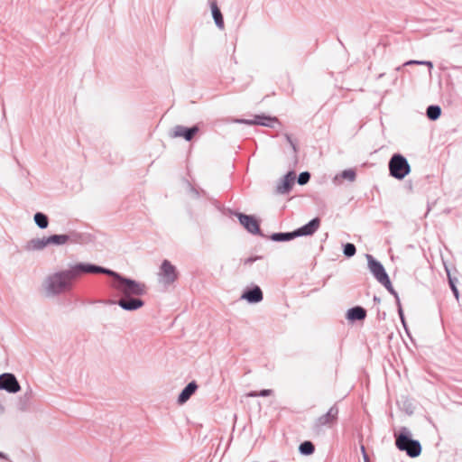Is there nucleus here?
<instances>
[{"label": "nucleus", "instance_id": "nucleus-1", "mask_svg": "<svg viewBox=\"0 0 462 462\" xmlns=\"http://www.w3.org/2000/svg\"><path fill=\"white\" fill-rule=\"evenodd\" d=\"M107 273H101L110 276L113 279L111 286L121 295L118 300H110L109 304H117L124 310L134 311L144 305V301L138 296H143L146 292V286L144 283L139 282L135 280L125 277L120 273L104 267Z\"/></svg>", "mask_w": 462, "mask_h": 462}, {"label": "nucleus", "instance_id": "nucleus-2", "mask_svg": "<svg viewBox=\"0 0 462 462\" xmlns=\"http://www.w3.org/2000/svg\"><path fill=\"white\" fill-rule=\"evenodd\" d=\"M107 273L103 266L90 263H79L69 269L54 273L49 275L44 282L43 288L49 296L61 294L72 289L73 282L79 276L86 273L97 274Z\"/></svg>", "mask_w": 462, "mask_h": 462}, {"label": "nucleus", "instance_id": "nucleus-3", "mask_svg": "<svg viewBox=\"0 0 462 462\" xmlns=\"http://www.w3.org/2000/svg\"><path fill=\"white\" fill-rule=\"evenodd\" d=\"M395 446L400 451H403L411 458L417 457L421 453V445L419 440L412 439V434L407 427H401L393 433Z\"/></svg>", "mask_w": 462, "mask_h": 462}, {"label": "nucleus", "instance_id": "nucleus-4", "mask_svg": "<svg viewBox=\"0 0 462 462\" xmlns=\"http://www.w3.org/2000/svg\"><path fill=\"white\" fill-rule=\"evenodd\" d=\"M388 168L390 175L399 180H403L411 172V166L407 159L401 153L392 155Z\"/></svg>", "mask_w": 462, "mask_h": 462}, {"label": "nucleus", "instance_id": "nucleus-5", "mask_svg": "<svg viewBox=\"0 0 462 462\" xmlns=\"http://www.w3.org/2000/svg\"><path fill=\"white\" fill-rule=\"evenodd\" d=\"M338 407L337 404H334L329 408L327 413L319 416L316 419L314 424H313V430L317 433H319L322 431L323 427H332L337 422L338 420Z\"/></svg>", "mask_w": 462, "mask_h": 462}, {"label": "nucleus", "instance_id": "nucleus-6", "mask_svg": "<svg viewBox=\"0 0 462 462\" xmlns=\"http://www.w3.org/2000/svg\"><path fill=\"white\" fill-rule=\"evenodd\" d=\"M178 279L176 267L169 261L163 260L159 273V280L164 285H171Z\"/></svg>", "mask_w": 462, "mask_h": 462}, {"label": "nucleus", "instance_id": "nucleus-7", "mask_svg": "<svg viewBox=\"0 0 462 462\" xmlns=\"http://www.w3.org/2000/svg\"><path fill=\"white\" fill-rule=\"evenodd\" d=\"M235 215L237 217L240 224L249 233H251L253 235H258V236H263V237H266L261 232L259 222H258V220L254 216L246 215V214L239 213V212L236 213Z\"/></svg>", "mask_w": 462, "mask_h": 462}, {"label": "nucleus", "instance_id": "nucleus-8", "mask_svg": "<svg viewBox=\"0 0 462 462\" xmlns=\"http://www.w3.org/2000/svg\"><path fill=\"white\" fill-rule=\"evenodd\" d=\"M81 235L72 232L70 234H60V235H51L46 237L47 246L49 245H62L67 243L77 244L81 240Z\"/></svg>", "mask_w": 462, "mask_h": 462}, {"label": "nucleus", "instance_id": "nucleus-9", "mask_svg": "<svg viewBox=\"0 0 462 462\" xmlns=\"http://www.w3.org/2000/svg\"><path fill=\"white\" fill-rule=\"evenodd\" d=\"M0 390L9 393H16L21 390L20 383L14 374L4 373L0 374Z\"/></svg>", "mask_w": 462, "mask_h": 462}, {"label": "nucleus", "instance_id": "nucleus-10", "mask_svg": "<svg viewBox=\"0 0 462 462\" xmlns=\"http://www.w3.org/2000/svg\"><path fill=\"white\" fill-rule=\"evenodd\" d=\"M366 259L370 272L379 282L389 277L383 265L379 261L374 259L371 254H366Z\"/></svg>", "mask_w": 462, "mask_h": 462}, {"label": "nucleus", "instance_id": "nucleus-11", "mask_svg": "<svg viewBox=\"0 0 462 462\" xmlns=\"http://www.w3.org/2000/svg\"><path fill=\"white\" fill-rule=\"evenodd\" d=\"M296 180V174L294 171H288L283 178L277 184L275 192L277 194L285 195L290 193Z\"/></svg>", "mask_w": 462, "mask_h": 462}, {"label": "nucleus", "instance_id": "nucleus-12", "mask_svg": "<svg viewBox=\"0 0 462 462\" xmlns=\"http://www.w3.org/2000/svg\"><path fill=\"white\" fill-rule=\"evenodd\" d=\"M199 127L198 125H193L191 127H186L180 125L174 126L172 129L171 137H182L186 141H191L194 136L199 133Z\"/></svg>", "mask_w": 462, "mask_h": 462}, {"label": "nucleus", "instance_id": "nucleus-13", "mask_svg": "<svg viewBox=\"0 0 462 462\" xmlns=\"http://www.w3.org/2000/svg\"><path fill=\"white\" fill-rule=\"evenodd\" d=\"M319 217H314L307 224L294 230L296 237L312 236L319 229Z\"/></svg>", "mask_w": 462, "mask_h": 462}, {"label": "nucleus", "instance_id": "nucleus-14", "mask_svg": "<svg viewBox=\"0 0 462 462\" xmlns=\"http://www.w3.org/2000/svg\"><path fill=\"white\" fill-rule=\"evenodd\" d=\"M241 299L245 300L249 303H258L263 300V295L261 288L254 285L244 291Z\"/></svg>", "mask_w": 462, "mask_h": 462}, {"label": "nucleus", "instance_id": "nucleus-15", "mask_svg": "<svg viewBox=\"0 0 462 462\" xmlns=\"http://www.w3.org/2000/svg\"><path fill=\"white\" fill-rule=\"evenodd\" d=\"M198 388L199 385L195 381L189 383L179 394L178 403L181 405L187 402L189 398L196 393Z\"/></svg>", "mask_w": 462, "mask_h": 462}, {"label": "nucleus", "instance_id": "nucleus-16", "mask_svg": "<svg viewBox=\"0 0 462 462\" xmlns=\"http://www.w3.org/2000/svg\"><path fill=\"white\" fill-rule=\"evenodd\" d=\"M366 318V310L361 306L350 308L346 314V319L350 322L361 321Z\"/></svg>", "mask_w": 462, "mask_h": 462}, {"label": "nucleus", "instance_id": "nucleus-17", "mask_svg": "<svg viewBox=\"0 0 462 462\" xmlns=\"http://www.w3.org/2000/svg\"><path fill=\"white\" fill-rule=\"evenodd\" d=\"M208 3L210 5L212 17L217 27L220 30H223L225 27L224 18L220 9L217 6V0H208Z\"/></svg>", "mask_w": 462, "mask_h": 462}, {"label": "nucleus", "instance_id": "nucleus-18", "mask_svg": "<svg viewBox=\"0 0 462 462\" xmlns=\"http://www.w3.org/2000/svg\"><path fill=\"white\" fill-rule=\"evenodd\" d=\"M33 397V392L31 387H28L24 393L19 398L16 407L21 411L28 410L31 401Z\"/></svg>", "mask_w": 462, "mask_h": 462}, {"label": "nucleus", "instance_id": "nucleus-19", "mask_svg": "<svg viewBox=\"0 0 462 462\" xmlns=\"http://www.w3.org/2000/svg\"><path fill=\"white\" fill-rule=\"evenodd\" d=\"M45 247H47L46 237H42V238H32V239L29 240L26 243L24 249L28 252H32V251H42Z\"/></svg>", "mask_w": 462, "mask_h": 462}, {"label": "nucleus", "instance_id": "nucleus-20", "mask_svg": "<svg viewBox=\"0 0 462 462\" xmlns=\"http://www.w3.org/2000/svg\"><path fill=\"white\" fill-rule=\"evenodd\" d=\"M255 125H262L267 127H273L274 124L278 123V119L276 117H273L265 115H256L254 116Z\"/></svg>", "mask_w": 462, "mask_h": 462}, {"label": "nucleus", "instance_id": "nucleus-21", "mask_svg": "<svg viewBox=\"0 0 462 462\" xmlns=\"http://www.w3.org/2000/svg\"><path fill=\"white\" fill-rule=\"evenodd\" d=\"M296 238L295 231L291 232H278L270 236V239L274 242H287Z\"/></svg>", "mask_w": 462, "mask_h": 462}, {"label": "nucleus", "instance_id": "nucleus-22", "mask_svg": "<svg viewBox=\"0 0 462 462\" xmlns=\"http://www.w3.org/2000/svg\"><path fill=\"white\" fill-rule=\"evenodd\" d=\"M36 226L41 229H45L49 226V217L42 212H36L33 216Z\"/></svg>", "mask_w": 462, "mask_h": 462}, {"label": "nucleus", "instance_id": "nucleus-23", "mask_svg": "<svg viewBox=\"0 0 462 462\" xmlns=\"http://www.w3.org/2000/svg\"><path fill=\"white\" fill-rule=\"evenodd\" d=\"M426 115L429 119L435 121L441 116V108L438 105H430L426 109Z\"/></svg>", "mask_w": 462, "mask_h": 462}, {"label": "nucleus", "instance_id": "nucleus-24", "mask_svg": "<svg viewBox=\"0 0 462 462\" xmlns=\"http://www.w3.org/2000/svg\"><path fill=\"white\" fill-rule=\"evenodd\" d=\"M315 451L314 444L310 440L301 442L299 446V452L304 456L312 455Z\"/></svg>", "mask_w": 462, "mask_h": 462}, {"label": "nucleus", "instance_id": "nucleus-25", "mask_svg": "<svg viewBox=\"0 0 462 462\" xmlns=\"http://www.w3.org/2000/svg\"><path fill=\"white\" fill-rule=\"evenodd\" d=\"M339 178L347 180L351 182L356 180V173L353 169L344 170L339 175H337L334 179V181H337Z\"/></svg>", "mask_w": 462, "mask_h": 462}, {"label": "nucleus", "instance_id": "nucleus-26", "mask_svg": "<svg viewBox=\"0 0 462 462\" xmlns=\"http://www.w3.org/2000/svg\"><path fill=\"white\" fill-rule=\"evenodd\" d=\"M394 297L396 303H399L400 298L397 291L393 289L390 278H385L380 282Z\"/></svg>", "mask_w": 462, "mask_h": 462}, {"label": "nucleus", "instance_id": "nucleus-27", "mask_svg": "<svg viewBox=\"0 0 462 462\" xmlns=\"http://www.w3.org/2000/svg\"><path fill=\"white\" fill-rule=\"evenodd\" d=\"M356 248L352 243H346L343 245V254L346 257H352L356 254Z\"/></svg>", "mask_w": 462, "mask_h": 462}, {"label": "nucleus", "instance_id": "nucleus-28", "mask_svg": "<svg viewBox=\"0 0 462 462\" xmlns=\"http://www.w3.org/2000/svg\"><path fill=\"white\" fill-rule=\"evenodd\" d=\"M446 271H447V275H448V284L450 286V289L454 294V296L458 299V296H459V292H458V290L456 286V282H457V279L456 278H453L451 277L450 275V273H449V270L446 267Z\"/></svg>", "mask_w": 462, "mask_h": 462}, {"label": "nucleus", "instance_id": "nucleus-29", "mask_svg": "<svg viewBox=\"0 0 462 462\" xmlns=\"http://www.w3.org/2000/svg\"><path fill=\"white\" fill-rule=\"evenodd\" d=\"M272 394H273V390L263 389V390H261L260 392L252 391V392L247 393V396L248 397H257V396L267 397V396H270Z\"/></svg>", "mask_w": 462, "mask_h": 462}, {"label": "nucleus", "instance_id": "nucleus-30", "mask_svg": "<svg viewBox=\"0 0 462 462\" xmlns=\"http://www.w3.org/2000/svg\"><path fill=\"white\" fill-rule=\"evenodd\" d=\"M310 180V173L309 171H302L299 174L297 178V182L299 185H305Z\"/></svg>", "mask_w": 462, "mask_h": 462}, {"label": "nucleus", "instance_id": "nucleus-31", "mask_svg": "<svg viewBox=\"0 0 462 462\" xmlns=\"http://www.w3.org/2000/svg\"><path fill=\"white\" fill-rule=\"evenodd\" d=\"M412 64L425 65V66L429 67L430 69H431L433 68V63L430 60H411L406 61L403 64V66H408V65H412Z\"/></svg>", "mask_w": 462, "mask_h": 462}, {"label": "nucleus", "instance_id": "nucleus-32", "mask_svg": "<svg viewBox=\"0 0 462 462\" xmlns=\"http://www.w3.org/2000/svg\"><path fill=\"white\" fill-rule=\"evenodd\" d=\"M396 305H397V308H398V314H399L400 319L402 321V324L403 325L406 332H408V328H407V325H406V321H405V317H404L403 310H402V304H401V300H399V303H396Z\"/></svg>", "mask_w": 462, "mask_h": 462}, {"label": "nucleus", "instance_id": "nucleus-33", "mask_svg": "<svg viewBox=\"0 0 462 462\" xmlns=\"http://www.w3.org/2000/svg\"><path fill=\"white\" fill-rule=\"evenodd\" d=\"M233 122L234 123H236V124H245V125H255V119H242V118H236V119H233Z\"/></svg>", "mask_w": 462, "mask_h": 462}, {"label": "nucleus", "instance_id": "nucleus-34", "mask_svg": "<svg viewBox=\"0 0 462 462\" xmlns=\"http://www.w3.org/2000/svg\"><path fill=\"white\" fill-rule=\"evenodd\" d=\"M261 258H262V256H251V257L246 258L244 263H245V264H252L256 260L261 259Z\"/></svg>", "mask_w": 462, "mask_h": 462}, {"label": "nucleus", "instance_id": "nucleus-35", "mask_svg": "<svg viewBox=\"0 0 462 462\" xmlns=\"http://www.w3.org/2000/svg\"><path fill=\"white\" fill-rule=\"evenodd\" d=\"M361 452L363 455L364 462H370L369 457L365 451V448L364 445L361 446Z\"/></svg>", "mask_w": 462, "mask_h": 462}, {"label": "nucleus", "instance_id": "nucleus-36", "mask_svg": "<svg viewBox=\"0 0 462 462\" xmlns=\"http://www.w3.org/2000/svg\"><path fill=\"white\" fill-rule=\"evenodd\" d=\"M285 137H286V140L288 141V143H290V145L292 147L293 151L296 152L297 147H296V144L294 143V142L292 141L291 135L285 134Z\"/></svg>", "mask_w": 462, "mask_h": 462}, {"label": "nucleus", "instance_id": "nucleus-37", "mask_svg": "<svg viewBox=\"0 0 462 462\" xmlns=\"http://www.w3.org/2000/svg\"><path fill=\"white\" fill-rule=\"evenodd\" d=\"M0 458L7 459L8 457H7V455H6V454H5L4 452H1V451H0Z\"/></svg>", "mask_w": 462, "mask_h": 462}, {"label": "nucleus", "instance_id": "nucleus-38", "mask_svg": "<svg viewBox=\"0 0 462 462\" xmlns=\"http://www.w3.org/2000/svg\"><path fill=\"white\" fill-rule=\"evenodd\" d=\"M374 302H378V303H379V302L381 301V300H380V298H379V297H377V296H374Z\"/></svg>", "mask_w": 462, "mask_h": 462}, {"label": "nucleus", "instance_id": "nucleus-39", "mask_svg": "<svg viewBox=\"0 0 462 462\" xmlns=\"http://www.w3.org/2000/svg\"><path fill=\"white\" fill-rule=\"evenodd\" d=\"M191 191L194 193V195H195L196 197H198V196H199V191H198L197 189H191Z\"/></svg>", "mask_w": 462, "mask_h": 462}, {"label": "nucleus", "instance_id": "nucleus-40", "mask_svg": "<svg viewBox=\"0 0 462 462\" xmlns=\"http://www.w3.org/2000/svg\"><path fill=\"white\" fill-rule=\"evenodd\" d=\"M5 411V408L2 404H0V414H2Z\"/></svg>", "mask_w": 462, "mask_h": 462}, {"label": "nucleus", "instance_id": "nucleus-41", "mask_svg": "<svg viewBox=\"0 0 462 462\" xmlns=\"http://www.w3.org/2000/svg\"><path fill=\"white\" fill-rule=\"evenodd\" d=\"M383 76H384V73H381V74H379V75H378L377 79H382Z\"/></svg>", "mask_w": 462, "mask_h": 462}]
</instances>
